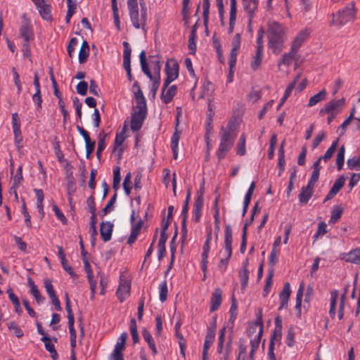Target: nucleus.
Returning <instances> with one entry per match:
<instances>
[{"mask_svg": "<svg viewBox=\"0 0 360 360\" xmlns=\"http://www.w3.org/2000/svg\"><path fill=\"white\" fill-rule=\"evenodd\" d=\"M167 240V236H160L158 241V259L161 260L166 254L165 243Z\"/></svg>", "mask_w": 360, "mask_h": 360, "instance_id": "37", "label": "nucleus"}, {"mask_svg": "<svg viewBox=\"0 0 360 360\" xmlns=\"http://www.w3.org/2000/svg\"><path fill=\"white\" fill-rule=\"evenodd\" d=\"M150 63L153 70L154 76L160 77L161 64L160 57L158 56H150Z\"/></svg>", "mask_w": 360, "mask_h": 360, "instance_id": "32", "label": "nucleus"}, {"mask_svg": "<svg viewBox=\"0 0 360 360\" xmlns=\"http://www.w3.org/2000/svg\"><path fill=\"white\" fill-rule=\"evenodd\" d=\"M168 86L169 85H167L165 87V82L163 83L162 92L160 95L161 100L165 104L170 103L173 100V98L176 95L177 91V86L176 85H172L169 88Z\"/></svg>", "mask_w": 360, "mask_h": 360, "instance_id": "15", "label": "nucleus"}, {"mask_svg": "<svg viewBox=\"0 0 360 360\" xmlns=\"http://www.w3.org/2000/svg\"><path fill=\"white\" fill-rule=\"evenodd\" d=\"M89 55V46L86 41H84L79 52V62L82 64L85 63Z\"/></svg>", "mask_w": 360, "mask_h": 360, "instance_id": "31", "label": "nucleus"}, {"mask_svg": "<svg viewBox=\"0 0 360 360\" xmlns=\"http://www.w3.org/2000/svg\"><path fill=\"white\" fill-rule=\"evenodd\" d=\"M215 323L213 324L212 328H210L207 332L205 337L203 351H202V360H208V350L212 345L215 338Z\"/></svg>", "mask_w": 360, "mask_h": 360, "instance_id": "13", "label": "nucleus"}, {"mask_svg": "<svg viewBox=\"0 0 360 360\" xmlns=\"http://www.w3.org/2000/svg\"><path fill=\"white\" fill-rule=\"evenodd\" d=\"M116 200H117V193H115L112 196L110 200L108 202L105 207L102 210V211H101L102 217L106 215L108 213H109L110 212H111L112 210L114 204L115 203Z\"/></svg>", "mask_w": 360, "mask_h": 360, "instance_id": "47", "label": "nucleus"}, {"mask_svg": "<svg viewBox=\"0 0 360 360\" xmlns=\"http://www.w3.org/2000/svg\"><path fill=\"white\" fill-rule=\"evenodd\" d=\"M147 115V106L136 105L133 108L131 120V129L137 131L142 127Z\"/></svg>", "mask_w": 360, "mask_h": 360, "instance_id": "5", "label": "nucleus"}, {"mask_svg": "<svg viewBox=\"0 0 360 360\" xmlns=\"http://www.w3.org/2000/svg\"><path fill=\"white\" fill-rule=\"evenodd\" d=\"M23 181V176H22V166L20 165L16 171V174L13 177V184L11 188V190L13 189L15 187L20 186Z\"/></svg>", "mask_w": 360, "mask_h": 360, "instance_id": "39", "label": "nucleus"}, {"mask_svg": "<svg viewBox=\"0 0 360 360\" xmlns=\"http://www.w3.org/2000/svg\"><path fill=\"white\" fill-rule=\"evenodd\" d=\"M345 104V98L333 100L328 103L324 108L319 111V115L323 116L326 113L338 114Z\"/></svg>", "mask_w": 360, "mask_h": 360, "instance_id": "8", "label": "nucleus"}, {"mask_svg": "<svg viewBox=\"0 0 360 360\" xmlns=\"http://www.w3.org/2000/svg\"><path fill=\"white\" fill-rule=\"evenodd\" d=\"M340 259L347 262L360 264V248L354 249L347 253H342Z\"/></svg>", "mask_w": 360, "mask_h": 360, "instance_id": "17", "label": "nucleus"}, {"mask_svg": "<svg viewBox=\"0 0 360 360\" xmlns=\"http://www.w3.org/2000/svg\"><path fill=\"white\" fill-rule=\"evenodd\" d=\"M212 240V229L207 232V238L203 245V252L202 253V257H208L209 252H210V243Z\"/></svg>", "mask_w": 360, "mask_h": 360, "instance_id": "49", "label": "nucleus"}, {"mask_svg": "<svg viewBox=\"0 0 360 360\" xmlns=\"http://www.w3.org/2000/svg\"><path fill=\"white\" fill-rule=\"evenodd\" d=\"M232 229L230 225H226L224 231V250L226 257L220 259L218 269L221 273H224L227 269L229 259L232 255Z\"/></svg>", "mask_w": 360, "mask_h": 360, "instance_id": "4", "label": "nucleus"}, {"mask_svg": "<svg viewBox=\"0 0 360 360\" xmlns=\"http://www.w3.org/2000/svg\"><path fill=\"white\" fill-rule=\"evenodd\" d=\"M203 207L202 193H198L196 195L194 206H193V218L196 222H198L202 215V210Z\"/></svg>", "mask_w": 360, "mask_h": 360, "instance_id": "18", "label": "nucleus"}, {"mask_svg": "<svg viewBox=\"0 0 360 360\" xmlns=\"http://www.w3.org/2000/svg\"><path fill=\"white\" fill-rule=\"evenodd\" d=\"M229 314H230L229 321H231L233 323L237 316V303H236V300L234 298H233V300H232V303H231V307L229 309Z\"/></svg>", "mask_w": 360, "mask_h": 360, "instance_id": "56", "label": "nucleus"}, {"mask_svg": "<svg viewBox=\"0 0 360 360\" xmlns=\"http://www.w3.org/2000/svg\"><path fill=\"white\" fill-rule=\"evenodd\" d=\"M355 5L354 2L348 4L342 10L331 15L332 20L329 22L330 26L340 27L348 22L355 20L356 18Z\"/></svg>", "mask_w": 360, "mask_h": 360, "instance_id": "3", "label": "nucleus"}, {"mask_svg": "<svg viewBox=\"0 0 360 360\" xmlns=\"http://www.w3.org/2000/svg\"><path fill=\"white\" fill-rule=\"evenodd\" d=\"M151 81L153 83L150 89V94H152L153 98H155L160 84V77L154 76L153 79Z\"/></svg>", "mask_w": 360, "mask_h": 360, "instance_id": "55", "label": "nucleus"}, {"mask_svg": "<svg viewBox=\"0 0 360 360\" xmlns=\"http://www.w3.org/2000/svg\"><path fill=\"white\" fill-rule=\"evenodd\" d=\"M41 341H42L43 342H44V346H45V348L49 352V353H54L55 354V346L51 342V339L50 338H49L48 336L46 335H44L41 338Z\"/></svg>", "mask_w": 360, "mask_h": 360, "instance_id": "51", "label": "nucleus"}, {"mask_svg": "<svg viewBox=\"0 0 360 360\" xmlns=\"http://www.w3.org/2000/svg\"><path fill=\"white\" fill-rule=\"evenodd\" d=\"M127 8L129 15H133L139 12L137 0H127Z\"/></svg>", "mask_w": 360, "mask_h": 360, "instance_id": "52", "label": "nucleus"}, {"mask_svg": "<svg viewBox=\"0 0 360 360\" xmlns=\"http://www.w3.org/2000/svg\"><path fill=\"white\" fill-rule=\"evenodd\" d=\"M131 173L129 172L127 174V175L124 177V182H123V188L127 195H129L131 192Z\"/></svg>", "mask_w": 360, "mask_h": 360, "instance_id": "64", "label": "nucleus"}, {"mask_svg": "<svg viewBox=\"0 0 360 360\" xmlns=\"http://www.w3.org/2000/svg\"><path fill=\"white\" fill-rule=\"evenodd\" d=\"M338 142L339 139H337L335 141H334L331 146L326 150V153L323 156L319 157L320 160H323L326 162L328 161L333 157L334 152L337 149Z\"/></svg>", "mask_w": 360, "mask_h": 360, "instance_id": "35", "label": "nucleus"}, {"mask_svg": "<svg viewBox=\"0 0 360 360\" xmlns=\"http://www.w3.org/2000/svg\"><path fill=\"white\" fill-rule=\"evenodd\" d=\"M338 297V291L337 290H334L330 292V309L329 314L331 319H335L336 315L335 308L337 304V300Z\"/></svg>", "mask_w": 360, "mask_h": 360, "instance_id": "30", "label": "nucleus"}, {"mask_svg": "<svg viewBox=\"0 0 360 360\" xmlns=\"http://www.w3.org/2000/svg\"><path fill=\"white\" fill-rule=\"evenodd\" d=\"M113 224L110 221H103L100 226V233L102 239L105 241H109L111 239Z\"/></svg>", "mask_w": 360, "mask_h": 360, "instance_id": "20", "label": "nucleus"}, {"mask_svg": "<svg viewBox=\"0 0 360 360\" xmlns=\"http://www.w3.org/2000/svg\"><path fill=\"white\" fill-rule=\"evenodd\" d=\"M222 291L220 288L214 289L211 297L210 311H215L219 309L222 300Z\"/></svg>", "mask_w": 360, "mask_h": 360, "instance_id": "21", "label": "nucleus"}, {"mask_svg": "<svg viewBox=\"0 0 360 360\" xmlns=\"http://www.w3.org/2000/svg\"><path fill=\"white\" fill-rule=\"evenodd\" d=\"M345 148L344 146H342L338 151V154L336 156V165L337 169L338 171H341L344 166L345 162Z\"/></svg>", "mask_w": 360, "mask_h": 360, "instance_id": "36", "label": "nucleus"}, {"mask_svg": "<svg viewBox=\"0 0 360 360\" xmlns=\"http://www.w3.org/2000/svg\"><path fill=\"white\" fill-rule=\"evenodd\" d=\"M20 36L24 39L25 41H30L33 39V34L30 27L27 25H23L20 30Z\"/></svg>", "mask_w": 360, "mask_h": 360, "instance_id": "38", "label": "nucleus"}, {"mask_svg": "<svg viewBox=\"0 0 360 360\" xmlns=\"http://www.w3.org/2000/svg\"><path fill=\"white\" fill-rule=\"evenodd\" d=\"M14 134L15 144L18 150L22 148V136L20 128L13 129Z\"/></svg>", "mask_w": 360, "mask_h": 360, "instance_id": "44", "label": "nucleus"}, {"mask_svg": "<svg viewBox=\"0 0 360 360\" xmlns=\"http://www.w3.org/2000/svg\"><path fill=\"white\" fill-rule=\"evenodd\" d=\"M349 169H360V155H355L347 161Z\"/></svg>", "mask_w": 360, "mask_h": 360, "instance_id": "42", "label": "nucleus"}, {"mask_svg": "<svg viewBox=\"0 0 360 360\" xmlns=\"http://www.w3.org/2000/svg\"><path fill=\"white\" fill-rule=\"evenodd\" d=\"M27 283L30 288V293L35 298L37 304H40L44 301V297L41 295L37 286L30 277H28Z\"/></svg>", "mask_w": 360, "mask_h": 360, "instance_id": "23", "label": "nucleus"}, {"mask_svg": "<svg viewBox=\"0 0 360 360\" xmlns=\"http://www.w3.org/2000/svg\"><path fill=\"white\" fill-rule=\"evenodd\" d=\"M238 51L239 50L238 49H231L229 58V65L231 72L232 71V69L236 66Z\"/></svg>", "mask_w": 360, "mask_h": 360, "instance_id": "53", "label": "nucleus"}, {"mask_svg": "<svg viewBox=\"0 0 360 360\" xmlns=\"http://www.w3.org/2000/svg\"><path fill=\"white\" fill-rule=\"evenodd\" d=\"M125 140V136L124 132H121L120 134H117L115 136V141H114V149L113 151L115 152L117 149L120 147H121L122 144Z\"/></svg>", "mask_w": 360, "mask_h": 360, "instance_id": "59", "label": "nucleus"}, {"mask_svg": "<svg viewBox=\"0 0 360 360\" xmlns=\"http://www.w3.org/2000/svg\"><path fill=\"white\" fill-rule=\"evenodd\" d=\"M53 210L58 219H59L63 224H67L68 220L66 217L56 205H53Z\"/></svg>", "mask_w": 360, "mask_h": 360, "instance_id": "63", "label": "nucleus"}, {"mask_svg": "<svg viewBox=\"0 0 360 360\" xmlns=\"http://www.w3.org/2000/svg\"><path fill=\"white\" fill-rule=\"evenodd\" d=\"M8 327L10 330L13 331L17 338H20L23 336V331L14 322L9 323Z\"/></svg>", "mask_w": 360, "mask_h": 360, "instance_id": "62", "label": "nucleus"}, {"mask_svg": "<svg viewBox=\"0 0 360 360\" xmlns=\"http://www.w3.org/2000/svg\"><path fill=\"white\" fill-rule=\"evenodd\" d=\"M203 10V23L205 27L208 25L209 13H210V0H203L202 2Z\"/></svg>", "mask_w": 360, "mask_h": 360, "instance_id": "46", "label": "nucleus"}, {"mask_svg": "<svg viewBox=\"0 0 360 360\" xmlns=\"http://www.w3.org/2000/svg\"><path fill=\"white\" fill-rule=\"evenodd\" d=\"M167 283L166 281H164L159 285V297L162 302L166 301L167 298Z\"/></svg>", "mask_w": 360, "mask_h": 360, "instance_id": "43", "label": "nucleus"}, {"mask_svg": "<svg viewBox=\"0 0 360 360\" xmlns=\"http://www.w3.org/2000/svg\"><path fill=\"white\" fill-rule=\"evenodd\" d=\"M343 209L339 205H335L331 210V216L329 224H335L341 217Z\"/></svg>", "mask_w": 360, "mask_h": 360, "instance_id": "33", "label": "nucleus"}, {"mask_svg": "<svg viewBox=\"0 0 360 360\" xmlns=\"http://www.w3.org/2000/svg\"><path fill=\"white\" fill-rule=\"evenodd\" d=\"M77 92L82 95L85 96L87 94L88 84L85 81H82L78 83L76 87Z\"/></svg>", "mask_w": 360, "mask_h": 360, "instance_id": "61", "label": "nucleus"}, {"mask_svg": "<svg viewBox=\"0 0 360 360\" xmlns=\"http://www.w3.org/2000/svg\"><path fill=\"white\" fill-rule=\"evenodd\" d=\"M230 15H229V31L231 32L233 30L237 13V1L230 0Z\"/></svg>", "mask_w": 360, "mask_h": 360, "instance_id": "24", "label": "nucleus"}, {"mask_svg": "<svg viewBox=\"0 0 360 360\" xmlns=\"http://www.w3.org/2000/svg\"><path fill=\"white\" fill-rule=\"evenodd\" d=\"M326 96H327V91L325 89H323L319 93L314 95L313 96H311L309 98L307 106L312 107V106L316 105L318 103H319L322 101H324L326 98Z\"/></svg>", "mask_w": 360, "mask_h": 360, "instance_id": "26", "label": "nucleus"}, {"mask_svg": "<svg viewBox=\"0 0 360 360\" xmlns=\"http://www.w3.org/2000/svg\"><path fill=\"white\" fill-rule=\"evenodd\" d=\"M127 338V333H123L120 336L118 341L117 342L115 349L123 351L124 349L125 342Z\"/></svg>", "mask_w": 360, "mask_h": 360, "instance_id": "57", "label": "nucleus"}, {"mask_svg": "<svg viewBox=\"0 0 360 360\" xmlns=\"http://www.w3.org/2000/svg\"><path fill=\"white\" fill-rule=\"evenodd\" d=\"M303 292H304V283H302L300 285V288L297 292V295H296L295 309L297 310L299 315H300V314H301V306H302V297H303Z\"/></svg>", "mask_w": 360, "mask_h": 360, "instance_id": "40", "label": "nucleus"}, {"mask_svg": "<svg viewBox=\"0 0 360 360\" xmlns=\"http://www.w3.org/2000/svg\"><path fill=\"white\" fill-rule=\"evenodd\" d=\"M141 15L139 16V12L133 15H129L133 26L136 29L141 28L146 32V20H147V8L145 3H141Z\"/></svg>", "mask_w": 360, "mask_h": 360, "instance_id": "7", "label": "nucleus"}, {"mask_svg": "<svg viewBox=\"0 0 360 360\" xmlns=\"http://www.w3.org/2000/svg\"><path fill=\"white\" fill-rule=\"evenodd\" d=\"M220 143L217 151V155L219 160L224 159L228 152L231 149L236 134L233 133V124L229 123L226 127L220 129Z\"/></svg>", "mask_w": 360, "mask_h": 360, "instance_id": "2", "label": "nucleus"}, {"mask_svg": "<svg viewBox=\"0 0 360 360\" xmlns=\"http://www.w3.org/2000/svg\"><path fill=\"white\" fill-rule=\"evenodd\" d=\"M266 35L269 49L271 50L274 54H280L287 39L285 26L274 20L269 21Z\"/></svg>", "mask_w": 360, "mask_h": 360, "instance_id": "1", "label": "nucleus"}, {"mask_svg": "<svg viewBox=\"0 0 360 360\" xmlns=\"http://www.w3.org/2000/svg\"><path fill=\"white\" fill-rule=\"evenodd\" d=\"M263 58V49L260 47H257L256 54L253 57L252 61L251 62V68L253 70H257L262 61Z\"/></svg>", "mask_w": 360, "mask_h": 360, "instance_id": "29", "label": "nucleus"}, {"mask_svg": "<svg viewBox=\"0 0 360 360\" xmlns=\"http://www.w3.org/2000/svg\"><path fill=\"white\" fill-rule=\"evenodd\" d=\"M129 330L134 343H137L139 341V337L137 331L136 322L135 319H131L130 321Z\"/></svg>", "mask_w": 360, "mask_h": 360, "instance_id": "41", "label": "nucleus"}, {"mask_svg": "<svg viewBox=\"0 0 360 360\" xmlns=\"http://www.w3.org/2000/svg\"><path fill=\"white\" fill-rule=\"evenodd\" d=\"M262 334H263V330H259L257 335L253 340H250V345H251L250 350H253V351L256 352L258 349Z\"/></svg>", "mask_w": 360, "mask_h": 360, "instance_id": "54", "label": "nucleus"}, {"mask_svg": "<svg viewBox=\"0 0 360 360\" xmlns=\"http://www.w3.org/2000/svg\"><path fill=\"white\" fill-rule=\"evenodd\" d=\"M41 18L45 20H51L52 19L51 5L48 3V0H32Z\"/></svg>", "mask_w": 360, "mask_h": 360, "instance_id": "9", "label": "nucleus"}, {"mask_svg": "<svg viewBox=\"0 0 360 360\" xmlns=\"http://www.w3.org/2000/svg\"><path fill=\"white\" fill-rule=\"evenodd\" d=\"M297 52L293 51L292 49L288 53H285L283 55L281 59L278 62V66L284 65L289 66L293 60L296 59Z\"/></svg>", "mask_w": 360, "mask_h": 360, "instance_id": "28", "label": "nucleus"}, {"mask_svg": "<svg viewBox=\"0 0 360 360\" xmlns=\"http://www.w3.org/2000/svg\"><path fill=\"white\" fill-rule=\"evenodd\" d=\"M291 293L290 285L289 283H285L283 286V290L279 294L280 299V307L278 308L281 310L283 308L288 307V302Z\"/></svg>", "mask_w": 360, "mask_h": 360, "instance_id": "19", "label": "nucleus"}, {"mask_svg": "<svg viewBox=\"0 0 360 360\" xmlns=\"http://www.w3.org/2000/svg\"><path fill=\"white\" fill-rule=\"evenodd\" d=\"M345 184V178L344 176H340L334 182L332 188L326 196L323 202L332 199L344 186Z\"/></svg>", "mask_w": 360, "mask_h": 360, "instance_id": "16", "label": "nucleus"}, {"mask_svg": "<svg viewBox=\"0 0 360 360\" xmlns=\"http://www.w3.org/2000/svg\"><path fill=\"white\" fill-rule=\"evenodd\" d=\"M242 5L248 15V22L250 24L258 8V0H242Z\"/></svg>", "mask_w": 360, "mask_h": 360, "instance_id": "14", "label": "nucleus"}, {"mask_svg": "<svg viewBox=\"0 0 360 360\" xmlns=\"http://www.w3.org/2000/svg\"><path fill=\"white\" fill-rule=\"evenodd\" d=\"M44 284L46 291L50 298L56 295L52 282L49 278H45L44 280Z\"/></svg>", "mask_w": 360, "mask_h": 360, "instance_id": "50", "label": "nucleus"}, {"mask_svg": "<svg viewBox=\"0 0 360 360\" xmlns=\"http://www.w3.org/2000/svg\"><path fill=\"white\" fill-rule=\"evenodd\" d=\"M237 154L239 155H244L246 153L245 150V135L243 134L238 140L237 146Z\"/></svg>", "mask_w": 360, "mask_h": 360, "instance_id": "45", "label": "nucleus"}, {"mask_svg": "<svg viewBox=\"0 0 360 360\" xmlns=\"http://www.w3.org/2000/svg\"><path fill=\"white\" fill-rule=\"evenodd\" d=\"M142 335L146 342H147L149 347L152 349L153 355L157 354V349L155 347V342L150 332L146 328L142 330Z\"/></svg>", "mask_w": 360, "mask_h": 360, "instance_id": "34", "label": "nucleus"}, {"mask_svg": "<svg viewBox=\"0 0 360 360\" xmlns=\"http://www.w3.org/2000/svg\"><path fill=\"white\" fill-rule=\"evenodd\" d=\"M131 283L130 281L120 277V285L117 290L116 295L120 301L124 302L129 296Z\"/></svg>", "mask_w": 360, "mask_h": 360, "instance_id": "11", "label": "nucleus"}, {"mask_svg": "<svg viewBox=\"0 0 360 360\" xmlns=\"http://www.w3.org/2000/svg\"><path fill=\"white\" fill-rule=\"evenodd\" d=\"M133 88L136 89V90L134 91V97H135L136 105L147 106L145 97H144L137 82H136L134 84Z\"/></svg>", "mask_w": 360, "mask_h": 360, "instance_id": "25", "label": "nucleus"}, {"mask_svg": "<svg viewBox=\"0 0 360 360\" xmlns=\"http://www.w3.org/2000/svg\"><path fill=\"white\" fill-rule=\"evenodd\" d=\"M314 187L307 184L306 186H303L299 194V200L300 203L307 204L311 198L314 193Z\"/></svg>", "mask_w": 360, "mask_h": 360, "instance_id": "22", "label": "nucleus"}, {"mask_svg": "<svg viewBox=\"0 0 360 360\" xmlns=\"http://www.w3.org/2000/svg\"><path fill=\"white\" fill-rule=\"evenodd\" d=\"M78 40L77 38L73 37L70 39L69 44L68 46V55L70 58H72L74 55L75 49L77 46Z\"/></svg>", "mask_w": 360, "mask_h": 360, "instance_id": "60", "label": "nucleus"}, {"mask_svg": "<svg viewBox=\"0 0 360 360\" xmlns=\"http://www.w3.org/2000/svg\"><path fill=\"white\" fill-rule=\"evenodd\" d=\"M310 33L311 30L309 28H305L299 32L292 40L290 49H292L293 51H296L297 53L303 43L309 37Z\"/></svg>", "mask_w": 360, "mask_h": 360, "instance_id": "12", "label": "nucleus"}, {"mask_svg": "<svg viewBox=\"0 0 360 360\" xmlns=\"http://www.w3.org/2000/svg\"><path fill=\"white\" fill-rule=\"evenodd\" d=\"M248 261L243 263V269L239 273V277L241 283V288L245 289L248 283L249 271L248 269Z\"/></svg>", "mask_w": 360, "mask_h": 360, "instance_id": "27", "label": "nucleus"}, {"mask_svg": "<svg viewBox=\"0 0 360 360\" xmlns=\"http://www.w3.org/2000/svg\"><path fill=\"white\" fill-rule=\"evenodd\" d=\"M124 46L123 51V67L127 72V76L129 81L132 79V75L131 70V50L129 47V44L127 41L122 43Z\"/></svg>", "mask_w": 360, "mask_h": 360, "instance_id": "10", "label": "nucleus"}, {"mask_svg": "<svg viewBox=\"0 0 360 360\" xmlns=\"http://www.w3.org/2000/svg\"><path fill=\"white\" fill-rule=\"evenodd\" d=\"M179 69V63L175 59L170 58L167 60L165 70L167 75V77L164 81L165 87L178 78Z\"/></svg>", "mask_w": 360, "mask_h": 360, "instance_id": "6", "label": "nucleus"}, {"mask_svg": "<svg viewBox=\"0 0 360 360\" xmlns=\"http://www.w3.org/2000/svg\"><path fill=\"white\" fill-rule=\"evenodd\" d=\"M295 330L293 327H290L288 330L286 337V344L288 347H292L295 343Z\"/></svg>", "mask_w": 360, "mask_h": 360, "instance_id": "58", "label": "nucleus"}, {"mask_svg": "<svg viewBox=\"0 0 360 360\" xmlns=\"http://www.w3.org/2000/svg\"><path fill=\"white\" fill-rule=\"evenodd\" d=\"M120 181H121L120 168V167H117L113 170L112 187L115 190H117L119 188Z\"/></svg>", "mask_w": 360, "mask_h": 360, "instance_id": "48", "label": "nucleus"}]
</instances>
